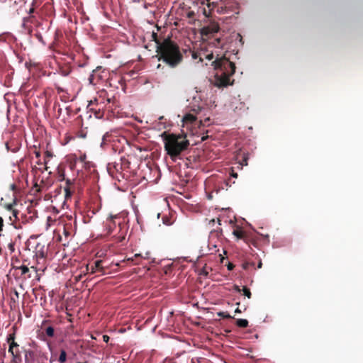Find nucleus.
Instances as JSON below:
<instances>
[{
    "mask_svg": "<svg viewBox=\"0 0 363 363\" xmlns=\"http://www.w3.org/2000/svg\"><path fill=\"white\" fill-rule=\"evenodd\" d=\"M191 57L194 60H199V62H203L204 60H212L215 55L216 59L212 62L214 67L215 73L212 79L214 86L221 88L231 84L230 77L235 72V65L225 57H219L217 52L207 50L200 51H191Z\"/></svg>",
    "mask_w": 363,
    "mask_h": 363,
    "instance_id": "nucleus-1",
    "label": "nucleus"
},
{
    "mask_svg": "<svg viewBox=\"0 0 363 363\" xmlns=\"http://www.w3.org/2000/svg\"><path fill=\"white\" fill-rule=\"evenodd\" d=\"M152 36L156 43L158 60L172 68L179 65L182 61L183 55L177 44L170 39L160 41L157 38V34L154 33Z\"/></svg>",
    "mask_w": 363,
    "mask_h": 363,
    "instance_id": "nucleus-2",
    "label": "nucleus"
},
{
    "mask_svg": "<svg viewBox=\"0 0 363 363\" xmlns=\"http://www.w3.org/2000/svg\"><path fill=\"white\" fill-rule=\"evenodd\" d=\"M194 105L192 106V111L194 113H186L182 118V127L186 128L188 130H190L192 134L197 133V128L201 126H206L210 124V118H206L204 121L199 120L195 116L199 111L201 110V97L198 96H193Z\"/></svg>",
    "mask_w": 363,
    "mask_h": 363,
    "instance_id": "nucleus-3",
    "label": "nucleus"
},
{
    "mask_svg": "<svg viewBox=\"0 0 363 363\" xmlns=\"http://www.w3.org/2000/svg\"><path fill=\"white\" fill-rule=\"evenodd\" d=\"M162 137L164 149L173 160H175V158L186 149L189 144V141L180 135L167 134L164 132L162 134Z\"/></svg>",
    "mask_w": 363,
    "mask_h": 363,
    "instance_id": "nucleus-4",
    "label": "nucleus"
},
{
    "mask_svg": "<svg viewBox=\"0 0 363 363\" xmlns=\"http://www.w3.org/2000/svg\"><path fill=\"white\" fill-rule=\"evenodd\" d=\"M106 77V72L105 69H102L101 67H98L96 69L93 70L91 74L89 80V83L94 85L99 83L101 80H104Z\"/></svg>",
    "mask_w": 363,
    "mask_h": 363,
    "instance_id": "nucleus-5",
    "label": "nucleus"
},
{
    "mask_svg": "<svg viewBox=\"0 0 363 363\" xmlns=\"http://www.w3.org/2000/svg\"><path fill=\"white\" fill-rule=\"evenodd\" d=\"M101 260H97L94 262L93 265L89 266V264L86 265L84 273L90 272L91 274H94L96 272H101L104 273V267H101Z\"/></svg>",
    "mask_w": 363,
    "mask_h": 363,
    "instance_id": "nucleus-6",
    "label": "nucleus"
},
{
    "mask_svg": "<svg viewBox=\"0 0 363 363\" xmlns=\"http://www.w3.org/2000/svg\"><path fill=\"white\" fill-rule=\"evenodd\" d=\"M118 218V215H110L106 220V230L108 234H111L113 232L114 228L116 227L115 219Z\"/></svg>",
    "mask_w": 363,
    "mask_h": 363,
    "instance_id": "nucleus-7",
    "label": "nucleus"
},
{
    "mask_svg": "<svg viewBox=\"0 0 363 363\" xmlns=\"http://www.w3.org/2000/svg\"><path fill=\"white\" fill-rule=\"evenodd\" d=\"M4 207L9 211L12 212L13 217H14L15 220L17 219L18 211L13 208V204L6 203L4 205Z\"/></svg>",
    "mask_w": 363,
    "mask_h": 363,
    "instance_id": "nucleus-8",
    "label": "nucleus"
},
{
    "mask_svg": "<svg viewBox=\"0 0 363 363\" xmlns=\"http://www.w3.org/2000/svg\"><path fill=\"white\" fill-rule=\"evenodd\" d=\"M118 228H120V232H121V234L119 235H118L116 238V239L117 242H121L125 238V230L122 232V227H121V223H118Z\"/></svg>",
    "mask_w": 363,
    "mask_h": 363,
    "instance_id": "nucleus-9",
    "label": "nucleus"
},
{
    "mask_svg": "<svg viewBox=\"0 0 363 363\" xmlns=\"http://www.w3.org/2000/svg\"><path fill=\"white\" fill-rule=\"evenodd\" d=\"M18 345L13 340L10 343L9 352H10L13 357L16 356L17 351L14 350L15 347H17Z\"/></svg>",
    "mask_w": 363,
    "mask_h": 363,
    "instance_id": "nucleus-10",
    "label": "nucleus"
},
{
    "mask_svg": "<svg viewBox=\"0 0 363 363\" xmlns=\"http://www.w3.org/2000/svg\"><path fill=\"white\" fill-rule=\"evenodd\" d=\"M111 135L108 133H106L104 135L102 138V143L101 144V146L103 147L104 145H106L108 142L111 141Z\"/></svg>",
    "mask_w": 363,
    "mask_h": 363,
    "instance_id": "nucleus-11",
    "label": "nucleus"
},
{
    "mask_svg": "<svg viewBox=\"0 0 363 363\" xmlns=\"http://www.w3.org/2000/svg\"><path fill=\"white\" fill-rule=\"evenodd\" d=\"M237 325L241 328H246L248 325V321L246 319H238Z\"/></svg>",
    "mask_w": 363,
    "mask_h": 363,
    "instance_id": "nucleus-12",
    "label": "nucleus"
},
{
    "mask_svg": "<svg viewBox=\"0 0 363 363\" xmlns=\"http://www.w3.org/2000/svg\"><path fill=\"white\" fill-rule=\"evenodd\" d=\"M67 359V354L66 352L64 350H62L60 351V354L59 357V362L60 363H65Z\"/></svg>",
    "mask_w": 363,
    "mask_h": 363,
    "instance_id": "nucleus-13",
    "label": "nucleus"
},
{
    "mask_svg": "<svg viewBox=\"0 0 363 363\" xmlns=\"http://www.w3.org/2000/svg\"><path fill=\"white\" fill-rule=\"evenodd\" d=\"M211 45H212V46H214L216 48H218L221 45L220 39L216 38V39L213 40V41L211 43L209 48H211Z\"/></svg>",
    "mask_w": 363,
    "mask_h": 363,
    "instance_id": "nucleus-14",
    "label": "nucleus"
},
{
    "mask_svg": "<svg viewBox=\"0 0 363 363\" xmlns=\"http://www.w3.org/2000/svg\"><path fill=\"white\" fill-rule=\"evenodd\" d=\"M45 333L48 336L53 337L54 336V328L51 326H49L46 328Z\"/></svg>",
    "mask_w": 363,
    "mask_h": 363,
    "instance_id": "nucleus-15",
    "label": "nucleus"
},
{
    "mask_svg": "<svg viewBox=\"0 0 363 363\" xmlns=\"http://www.w3.org/2000/svg\"><path fill=\"white\" fill-rule=\"evenodd\" d=\"M138 257H141L143 259H147L150 258V252H145V254L144 255L142 254H135L134 255V258H136Z\"/></svg>",
    "mask_w": 363,
    "mask_h": 363,
    "instance_id": "nucleus-16",
    "label": "nucleus"
},
{
    "mask_svg": "<svg viewBox=\"0 0 363 363\" xmlns=\"http://www.w3.org/2000/svg\"><path fill=\"white\" fill-rule=\"evenodd\" d=\"M18 269L21 270V274H26L29 271L28 267L25 265L21 266Z\"/></svg>",
    "mask_w": 363,
    "mask_h": 363,
    "instance_id": "nucleus-17",
    "label": "nucleus"
},
{
    "mask_svg": "<svg viewBox=\"0 0 363 363\" xmlns=\"http://www.w3.org/2000/svg\"><path fill=\"white\" fill-rule=\"evenodd\" d=\"M233 235L236 236L238 238L240 239L243 236V233L241 230H236L233 231Z\"/></svg>",
    "mask_w": 363,
    "mask_h": 363,
    "instance_id": "nucleus-18",
    "label": "nucleus"
},
{
    "mask_svg": "<svg viewBox=\"0 0 363 363\" xmlns=\"http://www.w3.org/2000/svg\"><path fill=\"white\" fill-rule=\"evenodd\" d=\"M243 293H244V295L246 296L247 298H250L251 297L250 291L247 288H246V287L243 288Z\"/></svg>",
    "mask_w": 363,
    "mask_h": 363,
    "instance_id": "nucleus-19",
    "label": "nucleus"
},
{
    "mask_svg": "<svg viewBox=\"0 0 363 363\" xmlns=\"http://www.w3.org/2000/svg\"><path fill=\"white\" fill-rule=\"evenodd\" d=\"M65 198L66 199L71 197L72 193L67 187L65 188Z\"/></svg>",
    "mask_w": 363,
    "mask_h": 363,
    "instance_id": "nucleus-20",
    "label": "nucleus"
},
{
    "mask_svg": "<svg viewBox=\"0 0 363 363\" xmlns=\"http://www.w3.org/2000/svg\"><path fill=\"white\" fill-rule=\"evenodd\" d=\"M218 315L222 316L223 318H231V316L229 314H228L227 313H225V312H220L218 313Z\"/></svg>",
    "mask_w": 363,
    "mask_h": 363,
    "instance_id": "nucleus-21",
    "label": "nucleus"
},
{
    "mask_svg": "<svg viewBox=\"0 0 363 363\" xmlns=\"http://www.w3.org/2000/svg\"><path fill=\"white\" fill-rule=\"evenodd\" d=\"M212 246H213V248L209 249L211 254H213L218 251V250L216 249V247H217L216 245L213 244V245H212Z\"/></svg>",
    "mask_w": 363,
    "mask_h": 363,
    "instance_id": "nucleus-22",
    "label": "nucleus"
},
{
    "mask_svg": "<svg viewBox=\"0 0 363 363\" xmlns=\"http://www.w3.org/2000/svg\"><path fill=\"white\" fill-rule=\"evenodd\" d=\"M218 31V26H213L212 28H211V31L212 33H217Z\"/></svg>",
    "mask_w": 363,
    "mask_h": 363,
    "instance_id": "nucleus-23",
    "label": "nucleus"
},
{
    "mask_svg": "<svg viewBox=\"0 0 363 363\" xmlns=\"http://www.w3.org/2000/svg\"><path fill=\"white\" fill-rule=\"evenodd\" d=\"M4 226V220L1 217H0V232L3 230Z\"/></svg>",
    "mask_w": 363,
    "mask_h": 363,
    "instance_id": "nucleus-24",
    "label": "nucleus"
},
{
    "mask_svg": "<svg viewBox=\"0 0 363 363\" xmlns=\"http://www.w3.org/2000/svg\"><path fill=\"white\" fill-rule=\"evenodd\" d=\"M103 340L105 342H108L109 340V337L106 335H103Z\"/></svg>",
    "mask_w": 363,
    "mask_h": 363,
    "instance_id": "nucleus-25",
    "label": "nucleus"
},
{
    "mask_svg": "<svg viewBox=\"0 0 363 363\" xmlns=\"http://www.w3.org/2000/svg\"><path fill=\"white\" fill-rule=\"evenodd\" d=\"M11 204H13V206L14 207L17 203V199L14 198L12 203H10Z\"/></svg>",
    "mask_w": 363,
    "mask_h": 363,
    "instance_id": "nucleus-26",
    "label": "nucleus"
},
{
    "mask_svg": "<svg viewBox=\"0 0 363 363\" xmlns=\"http://www.w3.org/2000/svg\"><path fill=\"white\" fill-rule=\"evenodd\" d=\"M233 265L232 264H229L228 266V269L229 270H231V269H233Z\"/></svg>",
    "mask_w": 363,
    "mask_h": 363,
    "instance_id": "nucleus-27",
    "label": "nucleus"
},
{
    "mask_svg": "<svg viewBox=\"0 0 363 363\" xmlns=\"http://www.w3.org/2000/svg\"><path fill=\"white\" fill-rule=\"evenodd\" d=\"M231 175H232L233 177H238V174H237L236 173H233V172L232 173V174H231Z\"/></svg>",
    "mask_w": 363,
    "mask_h": 363,
    "instance_id": "nucleus-28",
    "label": "nucleus"
},
{
    "mask_svg": "<svg viewBox=\"0 0 363 363\" xmlns=\"http://www.w3.org/2000/svg\"><path fill=\"white\" fill-rule=\"evenodd\" d=\"M242 164H245V165H247V164L246 160H244V162H243V163H242Z\"/></svg>",
    "mask_w": 363,
    "mask_h": 363,
    "instance_id": "nucleus-29",
    "label": "nucleus"
},
{
    "mask_svg": "<svg viewBox=\"0 0 363 363\" xmlns=\"http://www.w3.org/2000/svg\"><path fill=\"white\" fill-rule=\"evenodd\" d=\"M235 313H240V310L238 308L235 310Z\"/></svg>",
    "mask_w": 363,
    "mask_h": 363,
    "instance_id": "nucleus-30",
    "label": "nucleus"
},
{
    "mask_svg": "<svg viewBox=\"0 0 363 363\" xmlns=\"http://www.w3.org/2000/svg\"><path fill=\"white\" fill-rule=\"evenodd\" d=\"M128 261H129V260L133 261V260H134V258H133V257H132V258H128Z\"/></svg>",
    "mask_w": 363,
    "mask_h": 363,
    "instance_id": "nucleus-31",
    "label": "nucleus"
},
{
    "mask_svg": "<svg viewBox=\"0 0 363 363\" xmlns=\"http://www.w3.org/2000/svg\"><path fill=\"white\" fill-rule=\"evenodd\" d=\"M10 218V220H11V222H13V219H12V217H11V216H10V218Z\"/></svg>",
    "mask_w": 363,
    "mask_h": 363,
    "instance_id": "nucleus-32",
    "label": "nucleus"
},
{
    "mask_svg": "<svg viewBox=\"0 0 363 363\" xmlns=\"http://www.w3.org/2000/svg\"><path fill=\"white\" fill-rule=\"evenodd\" d=\"M10 339H13L12 337H11L9 339H8V341H10Z\"/></svg>",
    "mask_w": 363,
    "mask_h": 363,
    "instance_id": "nucleus-33",
    "label": "nucleus"
}]
</instances>
